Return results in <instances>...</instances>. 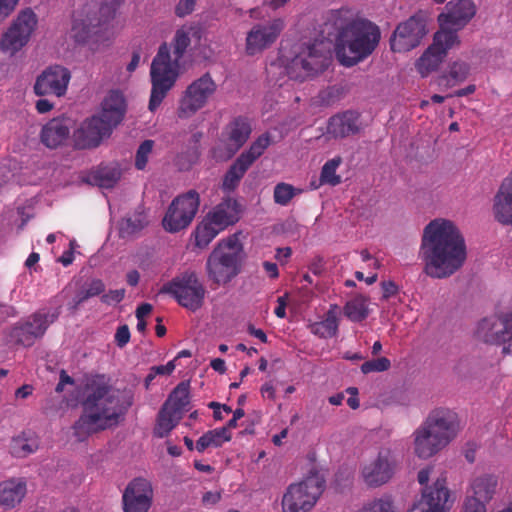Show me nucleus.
<instances>
[{
    "label": "nucleus",
    "instance_id": "f257e3e1",
    "mask_svg": "<svg viewBox=\"0 0 512 512\" xmlns=\"http://www.w3.org/2000/svg\"><path fill=\"white\" fill-rule=\"evenodd\" d=\"M81 405L82 415L73 425L78 441L123 422L133 405V394L130 390L120 392L107 384L93 382L87 385Z\"/></svg>",
    "mask_w": 512,
    "mask_h": 512
},
{
    "label": "nucleus",
    "instance_id": "bf43d9fd",
    "mask_svg": "<svg viewBox=\"0 0 512 512\" xmlns=\"http://www.w3.org/2000/svg\"><path fill=\"white\" fill-rule=\"evenodd\" d=\"M142 228L143 226H119L118 234L122 238H129L139 233Z\"/></svg>",
    "mask_w": 512,
    "mask_h": 512
},
{
    "label": "nucleus",
    "instance_id": "e2e57ef3",
    "mask_svg": "<svg viewBox=\"0 0 512 512\" xmlns=\"http://www.w3.org/2000/svg\"><path fill=\"white\" fill-rule=\"evenodd\" d=\"M140 58H141L140 51L139 50L133 51L131 60L127 65V71L129 73H132L136 70V68L138 67V65L140 63Z\"/></svg>",
    "mask_w": 512,
    "mask_h": 512
},
{
    "label": "nucleus",
    "instance_id": "7c9ffc66",
    "mask_svg": "<svg viewBox=\"0 0 512 512\" xmlns=\"http://www.w3.org/2000/svg\"><path fill=\"white\" fill-rule=\"evenodd\" d=\"M69 132L64 121L52 119L42 128L41 140L47 147L56 148L68 138Z\"/></svg>",
    "mask_w": 512,
    "mask_h": 512
},
{
    "label": "nucleus",
    "instance_id": "7ed1b4c3",
    "mask_svg": "<svg viewBox=\"0 0 512 512\" xmlns=\"http://www.w3.org/2000/svg\"><path fill=\"white\" fill-rule=\"evenodd\" d=\"M330 21L337 29L336 55L341 64L347 67L356 65L376 49L381 32L372 21L356 18L344 23L340 12L333 13Z\"/></svg>",
    "mask_w": 512,
    "mask_h": 512
},
{
    "label": "nucleus",
    "instance_id": "cd10ccee",
    "mask_svg": "<svg viewBox=\"0 0 512 512\" xmlns=\"http://www.w3.org/2000/svg\"><path fill=\"white\" fill-rule=\"evenodd\" d=\"M493 209L500 224H512V172L501 183L494 197Z\"/></svg>",
    "mask_w": 512,
    "mask_h": 512
},
{
    "label": "nucleus",
    "instance_id": "5fc2aeb1",
    "mask_svg": "<svg viewBox=\"0 0 512 512\" xmlns=\"http://www.w3.org/2000/svg\"><path fill=\"white\" fill-rule=\"evenodd\" d=\"M18 2L19 0H0V21L14 11Z\"/></svg>",
    "mask_w": 512,
    "mask_h": 512
},
{
    "label": "nucleus",
    "instance_id": "680f3d73",
    "mask_svg": "<svg viewBox=\"0 0 512 512\" xmlns=\"http://www.w3.org/2000/svg\"><path fill=\"white\" fill-rule=\"evenodd\" d=\"M309 270L314 275H321L324 270V262L322 257H316L309 266Z\"/></svg>",
    "mask_w": 512,
    "mask_h": 512
},
{
    "label": "nucleus",
    "instance_id": "b1692460",
    "mask_svg": "<svg viewBox=\"0 0 512 512\" xmlns=\"http://www.w3.org/2000/svg\"><path fill=\"white\" fill-rule=\"evenodd\" d=\"M476 8L471 0H460L446 4V12L438 16L440 31L456 32L462 29L475 15Z\"/></svg>",
    "mask_w": 512,
    "mask_h": 512
},
{
    "label": "nucleus",
    "instance_id": "79ce46f5",
    "mask_svg": "<svg viewBox=\"0 0 512 512\" xmlns=\"http://www.w3.org/2000/svg\"><path fill=\"white\" fill-rule=\"evenodd\" d=\"M225 227L226 226H222L220 229H215L214 226H196V229L192 234L194 237V247L200 250L207 248L220 230Z\"/></svg>",
    "mask_w": 512,
    "mask_h": 512
},
{
    "label": "nucleus",
    "instance_id": "20e7f679",
    "mask_svg": "<svg viewBox=\"0 0 512 512\" xmlns=\"http://www.w3.org/2000/svg\"><path fill=\"white\" fill-rule=\"evenodd\" d=\"M189 34L184 30H177L173 40L172 60L170 49L166 43L160 45L156 56L151 63L150 79L151 94L148 108L155 111L162 103L168 92L174 87L178 78L179 60L190 45Z\"/></svg>",
    "mask_w": 512,
    "mask_h": 512
},
{
    "label": "nucleus",
    "instance_id": "1a4fd4ad",
    "mask_svg": "<svg viewBox=\"0 0 512 512\" xmlns=\"http://www.w3.org/2000/svg\"><path fill=\"white\" fill-rule=\"evenodd\" d=\"M325 488V479L317 471H311L299 483L289 485L282 498L284 512H309Z\"/></svg>",
    "mask_w": 512,
    "mask_h": 512
},
{
    "label": "nucleus",
    "instance_id": "c9c22d12",
    "mask_svg": "<svg viewBox=\"0 0 512 512\" xmlns=\"http://www.w3.org/2000/svg\"><path fill=\"white\" fill-rule=\"evenodd\" d=\"M190 384L188 381L180 382L170 393L164 405H168L173 413L183 415L186 406L190 403L189 399Z\"/></svg>",
    "mask_w": 512,
    "mask_h": 512
},
{
    "label": "nucleus",
    "instance_id": "de8ad7c7",
    "mask_svg": "<svg viewBox=\"0 0 512 512\" xmlns=\"http://www.w3.org/2000/svg\"><path fill=\"white\" fill-rule=\"evenodd\" d=\"M391 367V362L386 357H380L374 360L366 361L361 365V372L368 374L370 372H384Z\"/></svg>",
    "mask_w": 512,
    "mask_h": 512
},
{
    "label": "nucleus",
    "instance_id": "9d476101",
    "mask_svg": "<svg viewBox=\"0 0 512 512\" xmlns=\"http://www.w3.org/2000/svg\"><path fill=\"white\" fill-rule=\"evenodd\" d=\"M160 293L173 295L181 306L195 312L204 304L206 289L195 271H185L170 283L165 284Z\"/></svg>",
    "mask_w": 512,
    "mask_h": 512
},
{
    "label": "nucleus",
    "instance_id": "f03ea898",
    "mask_svg": "<svg viewBox=\"0 0 512 512\" xmlns=\"http://www.w3.org/2000/svg\"><path fill=\"white\" fill-rule=\"evenodd\" d=\"M420 255L426 275L448 278L460 270L467 259L464 236L457 226H425Z\"/></svg>",
    "mask_w": 512,
    "mask_h": 512
},
{
    "label": "nucleus",
    "instance_id": "2f4dec72",
    "mask_svg": "<svg viewBox=\"0 0 512 512\" xmlns=\"http://www.w3.org/2000/svg\"><path fill=\"white\" fill-rule=\"evenodd\" d=\"M252 165L249 160L240 154L224 175L222 183L223 189L226 191L235 190Z\"/></svg>",
    "mask_w": 512,
    "mask_h": 512
},
{
    "label": "nucleus",
    "instance_id": "aec40b11",
    "mask_svg": "<svg viewBox=\"0 0 512 512\" xmlns=\"http://www.w3.org/2000/svg\"><path fill=\"white\" fill-rule=\"evenodd\" d=\"M252 133L250 120L244 116L234 117L222 129L219 141L224 146L225 156L231 158L247 142Z\"/></svg>",
    "mask_w": 512,
    "mask_h": 512
},
{
    "label": "nucleus",
    "instance_id": "052dcab7",
    "mask_svg": "<svg viewBox=\"0 0 512 512\" xmlns=\"http://www.w3.org/2000/svg\"><path fill=\"white\" fill-rule=\"evenodd\" d=\"M53 103L50 102L48 99H39L36 101L35 107L38 113L44 114L52 110Z\"/></svg>",
    "mask_w": 512,
    "mask_h": 512
},
{
    "label": "nucleus",
    "instance_id": "4c0bfd02",
    "mask_svg": "<svg viewBox=\"0 0 512 512\" xmlns=\"http://www.w3.org/2000/svg\"><path fill=\"white\" fill-rule=\"evenodd\" d=\"M231 440V433L225 429H214L204 433L196 442L195 448L198 452H203L209 447H221L224 442Z\"/></svg>",
    "mask_w": 512,
    "mask_h": 512
},
{
    "label": "nucleus",
    "instance_id": "2eb2a0df",
    "mask_svg": "<svg viewBox=\"0 0 512 512\" xmlns=\"http://www.w3.org/2000/svg\"><path fill=\"white\" fill-rule=\"evenodd\" d=\"M284 28L285 23L281 18L253 25L246 36V54L254 56L271 47L277 41Z\"/></svg>",
    "mask_w": 512,
    "mask_h": 512
},
{
    "label": "nucleus",
    "instance_id": "a18cd8bd",
    "mask_svg": "<svg viewBox=\"0 0 512 512\" xmlns=\"http://www.w3.org/2000/svg\"><path fill=\"white\" fill-rule=\"evenodd\" d=\"M105 291V284L100 279H93L88 286H84L79 291V302H84L87 299L100 295Z\"/></svg>",
    "mask_w": 512,
    "mask_h": 512
},
{
    "label": "nucleus",
    "instance_id": "0eeeda50",
    "mask_svg": "<svg viewBox=\"0 0 512 512\" xmlns=\"http://www.w3.org/2000/svg\"><path fill=\"white\" fill-rule=\"evenodd\" d=\"M287 59L286 73L290 79L304 81L323 72L329 65L328 51L323 41L296 43Z\"/></svg>",
    "mask_w": 512,
    "mask_h": 512
},
{
    "label": "nucleus",
    "instance_id": "8fccbe9b",
    "mask_svg": "<svg viewBox=\"0 0 512 512\" xmlns=\"http://www.w3.org/2000/svg\"><path fill=\"white\" fill-rule=\"evenodd\" d=\"M196 6V0H179L175 6V15L183 18L190 15Z\"/></svg>",
    "mask_w": 512,
    "mask_h": 512
},
{
    "label": "nucleus",
    "instance_id": "f704fd0d",
    "mask_svg": "<svg viewBox=\"0 0 512 512\" xmlns=\"http://www.w3.org/2000/svg\"><path fill=\"white\" fill-rule=\"evenodd\" d=\"M182 415L173 413V410L168 405L162 406L157 416V424L154 428V435L163 438L178 424Z\"/></svg>",
    "mask_w": 512,
    "mask_h": 512
},
{
    "label": "nucleus",
    "instance_id": "dca6fc26",
    "mask_svg": "<svg viewBox=\"0 0 512 512\" xmlns=\"http://www.w3.org/2000/svg\"><path fill=\"white\" fill-rule=\"evenodd\" d=\"M426 34V24L422 17L413 15L397 25L390 46L394 52H407L416 48Z\"/></svg>",
    "mask_w": 512,
    "mask_h": 512
},
{
    "label": "nucleus",
    "instance_id": "603ef678",
    "mask_svg": "<svg viewBox=\"0 0 512 512\" xmlns=\"http://www.w3.org/2000/svg\"><path fill=\"white\" fill-rule=\"evenodd\" d=\"M130 340V331L127 325L118 327L115 334V341L118 347H124Z\"/></svg>",
    "mask_w": 512,
    "mask_h": 512
},
{
    "label": "nucleus",
    "instance_id": "c756f323",
    "mask_svg": "<svg viewBox=\"0 0 512 512\" xmlns=\"http://www.w3.org/2000/svg\"><path fill=\"white\" fill-rule=\"evenodd\" d=\"M26 494V484L10 479L0 483V506L5 509L14 508Z\"/></svg>",
    "mask_w": 512,
    "mask_h": 512
},
{
    "label": "nucleus",
    "instance_id": "72a5a7b5",
    "mask_svg": "<svg viewBox=\"0 0 512 512\" xmlns=\"http://www.w3.org/2000/svg\"><path fill=\"white\" fill-rule=\"evenodd\" d=\"M236 206V201L231 199L221 202L208 214L209 224H235L238 221Z\"/></svg>",
    "mask_w": 512,
    "mask_h": 512
},
{
    "label": "nucleus",
    "instance_id": "5701e85b",
    "mask_svg": "<svg viewBox=\"0 0 512 512\" xmlns=\"http://www.w3.org/2000/svg\"><path fill=\"white\" fill-rule=\"evenodd\" d=\"M445 479L438 478L432 486L422 490L421 499L416 502L409 512H446L450 493L445 486Z\"/></svg>",
    "mask_w": 512,
    "mask_h": 512
},
{
    "label": "nucleus",
    "instance_id": "864d4df0",
    "mask_svg": "<svg viewBox=\"0 0 512 512\" xmlns=\"http://www.w3.org/2000/svg\"><path fill=\"white\" fill-rule=\"evenodd\" d=\"M124 295V289L110 290L107 294L101 296V301L105 304H111L112 302L119 303L124 298Z\"/></svg>",
    "mask_w": 512,
    "mask_h": 512
},
{
    "label": "nucleus",
    "instance_id": "4468645a",
    "mask_svg": "<svg viewBox=\"0 0 512 512\" xmlns=\"http://www.w3.org/2000/svg\"><path fill=\"white\" fill-rule=\"evenodd\" d=\"M458 42V36L452 31H438L434 35L433 43L418 59L416 68L422 77L437 70L444 60L447 51Z\"/></svg>",
    "mask_w": 512,
    "mask_h": 512
},
{
    "label": "nucleus",
    "instance_id": "9b49d317",
    "mask_svg": "<svg viewBox=\"0 0 512 512\" xmlns=\"http://www.w3.org/2000/svg\"><path fill=\"white\" fill-rule=\"evenodd\" d=\"M478 340L501 345L503 354H512V317L508 312H500L481 319L476 327Z\"/></svg>",
    "mask_w": 512,
    "mask_h": 512
},
{
    "label": "nucleus",
    "instance_id": "393cba45",
    "mask_svg": "<svg viewBox=\"0 0 512 512\" xmlns=\"http://www.w3.org/2000/svg\"><path fill=\"white\" fill-rule=\"evenodd\" d=\"M360 129V114L356 111L347 110L329 119L327 134L334 139H343L359 133Z\"/></svg>",
    "mask_w": 512,
    "mask_h": 512
},
{
    "label": "nucleus",
    "instance_id": "ea45409f",
    "mask_svg": "<svg viewBox=\"0 0 512 512\" xmlns=\"http://www.w3.org/2000/svg\"><path fill=\"white\" fill-rule=\"evenodd\" d=\"M272 137L266 132L258 136L249 146V148L241 153L252 164L260 158L266 149L271 145Z\"/></svg>",
    "mask_w": 512,
    "mask_h": 512
},
{
    "label": "nucleus",
    "instance_id": "39448f33",
    "mask_svg": "<svg viewBox=\"0 0 512 512\" xmlns=\"http://www.w3.org/2000/svg\"><path fill=\"white\" fill-rule=\"evenodd\" d=\"M458 415L449 408L433 409L414 432V453L428 459L445 448L457 435Z\"/></svg>",
    "mask_w": 512,
    "mask_h": 512
},
{
    "label": "nucleus",
    "instance_id": "f8f14e48",
    "mask_svg": "<svg viewBox=\"0 0 512 512\" xmlns=\"http://www.w3.org/2000/svg\"><path fill=\"white\" fill-rule=\"evenodd\" d=\"M217 90V84L210 73L192 81L182 93L177 107L180 119H189L204 108Z\"/></svg>",
    "mask_w": 512,
    "mask_h": 512
},
{
    "label": "nucleus",
    "instance_id": "6e6552de",
    "mask_svg": "<svg viewBox=\"0 0 512 512\" xmlns=\"http://www.w3.org/2000/svg\"><path fill=\"white\" fill-rule=\"evenodd\" d=\"M118 8L119 2L116 0L87 3L82 12L73 20L71 31L75 42L86 44L106 31L110 22L115 18Z\"/></svg>",
    "mask_w": 512,
    "mask_h": 512
},
{
    "label": "nucleus",
    "instance_id": "4d7b16f0",
    "mask_svg": "<svg viewBox=\"0 0 512 512\" xmlns=\"http://www.w3.org/2000/svg\"><path fill=\"white\" fill-rule=\"evenodd\" d=\"M175 360L168 362L166 365L153 366L151 371L153 375H170L175 369Z\"/></svg>",
    "mask_w": 512,
    "mask_h": 512
},
{
    "label": "nucleus",
    "instance_id": "a878e982",
    "mask_svg": "<svg viewBox=\"0 0 512 512\" xmlns=\"http://www.w3.org/2000/svg\"><path fill=\"white\" fill-rule=\"evenodd\" d=\"M126 113L124 95L118 90L110 91L101 103V112L97 116L113 130L123 120Z\"/></svg>",
    "mask_w": 512,
    "mask_h": 512
},
{
    "label": "nucleus",
    "instance_id": "a211bd4d",
    "mask_svg": "<svg viewBox=\"0 0 512 512\" xmlns=\"http://www.w3.org/2000/svg\"><path fill=\"white\" fill-rule=\"evenodd\" d=\"M60 315V307L54 309L52 313L38 311L35 313V321L38 323L35 330L30 329V324H20L11 329L8 334V342L16 345L31 346L35 339L40 338L46 332L48 326L52 324Z\"/></svg>",
    "mask_w": 512,
    "mask_h": 512
},
{
    "label": "nucleus",
    "instance_id": "473e14b6",
    "mask_svg": "<svg viewBox=\"0 0 512 512\" xmlns=\"http://www.w3.org/2000/svg\"><path fill=\"white\" fill-rule=\"evenodd\" d=\"M337 309V305H332L327 311L324 320L310 325L311 332L321 338L335 336L338 331Z\"/></svg>",
    "mask_w": 512,
    "mask_h": 512
},
{
    "label": "nucleus",
    "instance_id": "423d86ee",
    "mask_svg": "<svg viewBox=\"0 0 512 512\" xmlns=\"http://www.w3.org/2000/svg\"><path fill=\"white\" fill-rule=\"evenodd\" d=\"M241 231L221 240L212 250L206 261V274L212 283L226 285L242 269L245 258Z\"/></svg>",
    "mask_w": 512,
    "mask_h": 512
},
{
    "label": "nucleus",
    "instance_id": "4be33fe9",
    "mask_svg": "<svg viewBox=\"0 0 512 512\" xmlns=\"http://www.w3.org/2000/svg\"><path fill=\"white\" fill-rule=\"evenodd\" d=\"M153 489L151 483L141 477L133 479L123 493L124 512H147L151 506Z\"/></svg>",
    "mask_w": 512,
    "mask_h": 512
},
{
    "label": "nucleus",
    "instance_id": "6e6d98bb",
    "mask_svg": "<svg viewBox=\"0 0 512 512\" xmlns=\"http://www.w3.org/2000/svg\"><path fill=\"white\" fill-rule=\"evenodd\" d=\"M381 287L383 290V299H388L391 296L396 295L399 290L397 284L392 280L381 282Z\"/></svg>",
    "mask_w": 512,
    "mask_h": 512
},
{
    "label": "nucleus",
    "instance_id": "37998d69",
    "mask_svg": "<svg viewBox=\"0 0 512 512\" xmlns=\"http://www.w3.org/2000/svg\"><path fill=\"white\" fill-rule=\"evenodd\" d=\"M121 177V172L117 168H102L96 174L97 183L102 188H112Z\"/></svg>",
    "mask_w": 512,
    "mask_h": 512
},
{
    "label": "nucleus",
    "instance_id": "0e129e2a",
    "mask_svg": "<svg viewBox=\"0 0 512 512\" xmlns=\"http://www.w3.org/2000/svg\"><path fill=\"white\" fill-rule=\"evenodd\" d=\"M153 310V306L149 303H142L136 309V317L137 318H145L148 316Z\"/></svg>",
    "mask_w": 512,
    "mask_h": 512
},
{
    "label": "nucleus",
    "instance_id": "e433bc0d",
    "mask_svg": "<svg viewBox=\"0 0 512 512\" xmlns=\"http://www.w3.org/2000/svg\"><path fill=\"white\" fill-rule=\"evenodd\" d=\"M470 73V65L464 61H455L449 66L447 73L439 78V85L453 87L465 81Z\"/></svg>",
    "mask_w": 512,
    "mask_h": 512
},
{
    "label": "nucleus",
    "instance_id": "6ab92c4d",
    "mask_svg": "<svg viewBox=\"0 0 512 512\" xmlns=\"http://www.w3.org/2000/svg\"><path fill=\"white\" fill-rule=\"evenodd\" d=\"M200 196L189 190L173 199L161 224H191L199 209Z\"/></svg>",
    "mask_w": 512,
    "mask_h": 512
},
{
    "label": "nucleus",
    "instance_id": "3c124183",
    "mask_svg": "<svg viewBox=\"0 0 512 512\" xmlns=\"http://www.w3.org/2000/svg\"><path fill=\"white\" fill-rule=\"evenodd\" d=\"M461 512H487V505L466 496Z\"/></svg>",
    "mask_w": 512,
    "mask_h": 512
},
{
    "label": "nucleus",
    "instance_id": "338daca9",
    "mask_svg": "<svg viewBox=\"0 0 512 512\" xmlns=\"http://www.w3.org/2000/svg\"><path fill=\"white\" fill-rule=\"evenodd\" d=\"M247 330L250 335L257 337L260 341L267 342V336L263 330L255 328L252 324L248 325Z\"/></svg>",
    "mask_w": 512,
    "mask_h": 512
},
{
    "label": "nucleus",
    "instance_id": "412c9836",
    "mask_svg": "<svg viewBox=\"0 0 512 512\" xmlns=\"http://www.w3.org/2000/svg\"><path fill=\"white\" fill-rule=\"evenodd\" d=\"M112 129L96 115L84 120L73 133L74 146L77 149H91L100 145L104 138L111 135Z\"/></svg>",
    "mask_w": 512,
    "mask_h": 512
},
{
    "label": "nucleus",
    "instance_id": "a19ab883",
    "mask_svg": "<svg viewBox=\"0 0 512 512\" xmlns=\"http://www.w3.org/2000/svg\"><path fill=\"white\" fill-rule=\"evenodd\" d=\"M341 163L342 158L340 156L328 160L321 169L320 182L331 186L340 184L341 176L336 174V171Z\"/></svg>",
    "mask_w": 512,
    "mask_h": 512
},
{
    "label": "nucleus",
    "instance_id": "c03bdc74",
    "mask_svg": "<svg viewBox=\"0 0 512 512\" xmlns=\"http://www.w3.org/2000/svg\"><path fill=\"white\" fill-rule=\"evenodd\" d=\"M297 190L290 184L278 183L274 188V201L282 206L287 205L296 195Z\"/></svg>",
    "mask_w": 512,
    "mask_h": 512
},
{
    "label": "nucleus",
    "instance_id": "c85d7f7f",
    "mask_svg": "<svg viewBox=\"0 0 512 512\" xmlns=\"http://www.w3.org/2000/svg\"><path fill=\"white\" fill-rule=\"evenodd\" d=\"M497 487L498 478L495 475L482 474L471 480L466 496L487 505L496 494Z\"/></svg>",
    "mask_w": 512,
    "mask_h": 512
},
{
    "label": "nucleus",
    "instance_id": "58836bf2",
    "mask_svg": "<svg viewBox=\"0 0 512 512\" xmlns=\"http://www.w3.org/2000/svg\"><path fill=\"white\" fill-rule=\"evenodd\" d=\"M367 302V297L363 295L356 296L345 304L343 309L344 315L353 322L363 321L369 313Z\"/></svg>",
    "mask_w": 512,
    "mask_h": 512
},
{
    "label": "nucleus",
    "instance_id": "69168bd1",
    "mask_svg": "<svg viewBox=\"0 0 512 512\" xmlns=\"http://www.w3.org/2000/svg\"><path fill=\"white\" fill-rule=\"evenodd\" d=\"M220 498L221 495L218 492H206L202 497V502L204 504H216Z\"/></svg>",
    "mask_w": 512,
    "mask_h": 512
},
{
    "label": "nucleus",
    "instance_id": "774afa93",
    "mask_svg": "<svg viewBox=\"0 0 512 512\" xmlns=\"http://www.w3.org/2000/svg\"><path fill=\"white\" fill-rule=\"evenodd\" d=\"M431 471V468H424L418 472L417 479L421 485H426L428 483Z\"/></svg>",
    "mask_w": 512,
    "mask_h": 512
},
{
    "label": "nucleus",
    "instance_id": "f3484780",
    "mask_svg": "<svg viewBox=\"0 0 512 512\" xmlns=\"http://www.w3.org/2000/svg\"><path fill=\"white\" fill-rule=\"evenodd\" d=\"M71 80L70 70L61 65H51L37 76L34 83V93L37 96L55 95L62 97L66 94Z\"/></svg>",
    "mask_w": 512,
    "mask_h": 512
},
{
    "label": "nucleus",
    "instance_id": "49530a36",
    "mask_svg": "<svg viewBox=\"0 0 512 512\" xmlns=\"http://www.w3.org/2000/svg\"><path fill=\"white\" fill-rule=\"evenodd\" d=\"M154 142L152 140H145L140 144L135 155V167L138 170H143L148 162V156L152 152Z\"/></svg>",
    "mask_w": 512,
    "mask_h": 512
},
{
    "label": "nucleus",
    "instance_id": "09e8293b",
    "mask_svg": "<svg viewBox=\"0 0 512 512\" xmlns=\"http://www.w3.org/2000/svg\"><path fill=\"white\" fill-rule=\"evenodd\" d=\"M36 445L30 444L26 439L17 437L12 440L11 453L16 457H25L32 453Z\"/></svg>",
    "mask_w": 512,
    "mask_h": 512
},
{
    "label": "nucleus",
    "instance_id": "13d9d810",
    "mask_svg": "<svg viewBox=\"0 0 512 512\" xmlns=\"http://www.w3.org/2000/svg\"><path fill=\"white\" fill-rule=\"evenodd\" d=\"M22 224L27 223L34 217V208L32 206H20L17 209Z\"/></svg>",
    "mask_w": 512,
    "mask_h": 512
},
{
    "label": "nucleus",
    "instance_id": "ddd939ff",
    "mask_svg": "<svg viewBox=\"0 0 512 512\" xmlns=\"http://www.w3.org/2000/svg\"><path fill=\"white\" fill-rule=\"evenodd\" d=\"M38 19L31 9L21 11L0 38V50L12 57L25 47L36 29Z\"/></svg>",
    "mask_w": 512,
    "mask_h": 512
},
{
    "label": "nucleus",
    "instance_id": "bb28decb",
    "mask_svg": "<svg viewBox=\"0 0 512 512\" xmlns=\"http://www.w3.org/2000/svg\"><path fill=\"white\" fill-rule=\"evenodd\" d=\"M394 463L390 459V453H379L377 459L363 468L362 475L367 485L378 487L393 475Z\"/></svg>",
    "mask_w": 512,
    "mask_h": 512
}]
</instances>
